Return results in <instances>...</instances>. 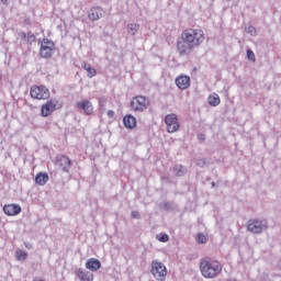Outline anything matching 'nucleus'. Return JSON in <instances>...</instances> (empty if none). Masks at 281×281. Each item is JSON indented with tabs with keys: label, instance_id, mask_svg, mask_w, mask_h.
<instances>
[{
	"label": "nucleus",
	"instance_id": "nucleus-10",
	"mask_svg": "<svg viewBox=\"0 0 281 281\" xmlns=\"http://www.w3.org/2000/svg\"><path fill=\"white\" fill-rule=\"evenodd\" d=\"M176 86L181 91H186V89H190V86L192 85V79H190V76L188 75H180L175 80Z\"/></svg>",
	"mask_w": 281,
	"mask_h": 281
},
{
	"label": "nucleus",
	"instance_id": "nucleus-34",
	"mask_svg": "<svg viewBox=\"0 0 281 281\" xmlns=\"http://www.w3.org/2000/svg\"><path fill=\"white\" fill-rule=\"evenodd\" d=\"M34 281H45L44 279H34Z\"/></svg>",
	"mask_w": 281,
	"mask_h": 281
},
{
	"label": "nucleus",
	"instance_id": "nucleus-22",
	"mask_svg": "<svg viewBox=\"0 0 281 281\" xmlns=\"http://www.w3.org/2000/svg\"><path fill=\"white\" fill-rule=\"evenodd\" d=\"M196 243L199 245H205V243H207V236L202 234V233L198 234L196 235Z\"/></svg>",
	"mask_w": 281,
	"mask_h": 281
},
{
	"label": "nucleus",
	"instance_id": "nucleus-31",
	"mask_svg": "<svg viewBox=\"0 0 281 281\" xmlns=\"http://www.w3.org/2000/svg\"><path fill=\"white\" fill-rule=\"evenodd\" d=\"M1 3H2L3 5H8V0H1Z\"/></svg>",
	"mask_w": 281,
	"mask_h": 281
},
{
	"label": "nucleus",
	"instance_id": "nucleus-27",
	"mask_svg": "<svg viewBox=\"0 0 281 281\" xmlns=\"http://www.w3.org/2000/svg\"><path fill=\"white\" fill-rule=\"evenodd\" d=\"M106 115H108V117H110V120H113V117H115V112L113 110H109L106 112Z\"/></svg>",
	"mask_w": 281,
	"mask_h": 281
},
{
	"label": "nucleus",
	"instance_id": "nucleus-17",
	"mask_svg": "<svg viewBox=\"0 0 281 281\" xmlns=\"http://www.w3.org/2000/svg\"><path fill=\"white\" fill-rule=\"evenodd\" d=\"M76 276L77 278H79V280L81 281H93V273L91 272H86L82 269H78L76 271Z\"/></svg>",
	"mask_w": 281,
	"mask_h": 281
},
{
	"label": "nucleus",
	"instance_id": "nucleus-13",
	"mask_svg": "<svg viewBox=\"0 0 281 281\" xmlns=\"http://www.w3.org/2000/svg\"><path fill=\"white\" fill-rule=\"evenodd\" d=\"M3 212L7 216H19V214L22 212V209L19 204H5L3 206Z\"/></svg>",
	"mask_w": 281,
	"mask_h": 281
},
{
	"label": "nucleus",
	"instance_id": "nucleus-32",
	"mask_svg": "<svg viewBox=\"0 0 281 281\" xmlns=\"http://www.w3.org/2000/svg\"><path fill=\"white\" fill-rule=\"evenodd\" d=\"M1 80H3V75L0 72V85H1Z\"/></svg>",
	"mask_w": 281,
	"mask_h": 281
},
{
	"label": "nucleus",
	"instance_id": "nucleus-5",
	"mask_svg": "<svg viewBox=\"0 0 281 281\" xmlns=\"http://www.w3.org/2000/svg\"><path fill=\"white\" fill-rule=\"evenodd\" d=\"M150 105V101L144 95H136L131 100L130 106L136 113H144Z\"/></svg>",
	"mask_w": 281,
	"mask_h": 281
},
{
	"label": "nucleus",
	"instance_id": "nucleus-33",
	"mask_svg": "<svg viewBox=\"0 0 281 281\" xmlns=\"http://www.w3.org/2000/svg\"><path fill=\"white\" fill-rule=\"evenodd\" d=\"M132 27L137 29V27H138V25H137V24H132Z\"/></svg>",
	"mask_w": 281,
	"mask_h": 281
},
{
	"label": "nucleus",
	"instance_id": "nucleus-12",
	"mask_svg": "<svg viewBox=\"0 0 281 281\" xmlns=\"http://www.w3.org/2000/svg\"><path fill=\"white\" fill-rule=\"evenodd\" d=\"M77 109H80L86 115H93V103L89 100H82L76 103Z\"/></svg>",
	"mask_w": 281,
	"mask_h": 281
},
{
	"label": "nucleus",
	"instance_id": "nucleus-11",
	"mask_svg": "<svg viewBox=\"0 0 281 281\" xmlns=\"http://www.w3.org/2000/svg\"><path fill=\"white\" fill-rule=\"evenodd\" d=\"M56 166L61 168L64 172H69V168H71V159L69 157L61 155L57 156L55 160Z\"/></svg>",
	"mask_w": 281,
	"mask_h": 281
},
{
	"label": "nucleus",
	"instance_id": "nucleus-29",
	"mask_svg": "<svg viewBox=\"0 0 281 281\" xmlns=\"http://www.w3.org/2000/svg\"><path fill=\"white\" fill-rule=\"evenodd\" d=\"M198 139H199L200 142H205V134H199V135H198Z\"/></svg>",
	"mask_w": 281,
	"mask_h": 281
},
{
	"label": "nucleus",
	"instance_id": "nucleus-1",
	"mask_svg": "<svg viewBox=\"0 0 281 281\" xmlns=\"http://www.w3.org/2000/svg\"><path fill=\"white\" fill-rule=\"evenodd\" d=\"M205 43V32L203 29L188 27L184 29L177 40V52L180 56H189L192 49H196Z\"/></svg>",
	"mask_w": 281,
	"mask_h": 281
},
{
	"label": "nucleus",
	"instance_id": "nucleus-18",
	"mask_svg": "<svg viewBox=\"0 0 281 281\" xmlns=\"http://www.w3.org/2000/svg\"><path fill=\"white\" fill-rule=\"evenodd\" d=\"M48 181L49 176H47V173L40 172L35 177V183H37V186H45Z\"/></svg>",
	"mask_w": 281,
	"mask_h": 281
},
{
	"label": "nucleus",
	"instance_id": "nucleus-35",
	"mask_svg": "<svg viewBox=\"0 0 281 281\" xmlns=\"http://www.w3.org/2000/svg\"><path fill=\"white\" fill-rule=\"evenodd\" d=\"M32 38H35V36H34V35H32Z\"/></svg>",
	"mask_w": 281,
	"mask_h": 281
},
{
	"label": "nucleus",
	"instance_id": "nucleus-21",
	"mask_svg": "<svg viewBox=\"0 0 281 281\" xmlns=\"http://www.w3.org/2000/svg\"><path fill=\"white\" fill-rule=\"evenodd\" d=\"M15 258L20 262H23L24 260H27V254L24 250L18 249L15 251Z\"/></svg>",
	"mask_w": 281,
	"mask_h": 281
},
{
	"label": "nucleus",
	"instance_id": "nucleus-24",
	"mask_svg": "<svg viewBox=\"0 0 281 281\" xmlns=\"http://www.w3.org/2000/svg\"><path fill=\"white\" fill-rule=\"evenodd\" d=\"M247 59L250 63H254L256 60V54H254V50L247 49Z\"/></svg>",
	"mask_w": 281,
	"mask_h": 281
},
{
	"label": "nucleus",
	"instance_id": "nucleus-30",
	"mask_svg": "<svg viewBox=\"0 0 281 281\" xmlns=\"http://www.w3.org/2000/svg\"><path fill=\"white\" fill-rule=\"evenodd\" d=\"M178 177H181L183 175V167H180L179 171L177 172Z\"/></svg>",
	"mask_w": 281,
	"mask_h": 281
},
{
	"label": "nucleus",
	"instance_id": "nucleus-4",
	"mask_svg": "<svg viewBox=\"0 0 281 281\" xmlns=\"http://www.w3.org/2000/svg\"><path fill=\"white\" fill-rule=\"evenodd\" d=\"M150 272L155 280L164 281L166 280V276H168V268H166V265H164V262L159 260H153Z\"/></svg>",
	"mask_w": 281,
	"mask_h": 281
},
{
	"label": "nucleus",
	"instance_id": "nucleus-19",
	"mask_svg": "<svg viewBox=\"0 0 281 281\" xmlns=\"http://www.w3.org/2000/svg\"><path fill=\"white\" fill-rule=\"evenodd\" d=\"M210 106H218L221 104V97L217 93H213L207 98Z\"/></svg>",
	"mask_w": 281,
	"mask_h": 281
},
{
	"label": "nucleus",
	"instance_id": "nucleus-14",
	"mask_svg": "<svg viewBox=\"0 0 281 281\" xmlns=\"http://www.w3.org/2000/svg\"><path fill=\"white\" fill-rule=\"evenodd\" d=\"M103 14H104L103 8L93 7L90 9L88 13V19H90V21H99V19H102Z\"/></svg>",
	"mask_w": 281,
	"mask_h": 281
},
{
	"label": "nucleus",
	"instance_id": "nucleus-20",
	"mask_svg": "<svg viewBox=\"0 0 281 281\" xmlns=\"http://www.w3.org/2000/svg\"><path fill=\"white\" fill-rule=\"evenodd\" d=\"M82 67L87 71L88 78H94V76H97L98 71H95V68L91 67L90 64H83Z\"/></svg>",
	"mask_w": 281,
	"mask_h": 281
},
{
	"label": "nucleus",
	"instance_id": "nucleus-7",
	"mask_svg": "<svg viewBox=\"0 0 281 281\" xmlns=\"http://www.w3.org/2000/svg\"><path fill=\"white\" fill-rule=\"evenodd\" d=\"M30 95L33 100H49V89L45 86H32Z\"/></svg>",
	"mask_w": 281,
	"mask_h": 281
},
{
	"label": "nucleus",
	"instance_id": "nucleus-9",
	"mask_svg": "<svg viewBox=\"0 0 281 281\" xmlns=\"http://www.w3.org/2000/svg\"><path fill=\"white\" fill-rule=\"evenodd\" d=\"M267 229V223L260 220H249L247 223V231L251 234H262Z\"/></svg>",
	"mask_w": 281,
	"mask_h": 281
},
{
	"label": "nucleus",
	"instance_id": "nucleus-26",
	"mask_svg": "<svg viewBox=\"0 0 281 281\" xmlns=\"http://www.w3.org/2000/svg\"><path fill=\"white\" fill-rule=\"evenodd\" d=\"M207 164V161L205 160V158H202L200 160H198L196 165L200 166L201 168H203V166H205Z\"/></svg>",
	"mask_w": 281,
	"mask_h": 281
},
{
	"label": "nucleus",
	"instance_id": "nucleus-15",
	"mask_svg": "<svg viewBox=\"0 0 281 281\" xmlns=\"http://www.w3.org/2000/svg\"><path fill=\"white\" fill-rule=\"evenodd\" d=\"M101 268H102V262H100L95 258H90L86 262V269H88L89 271L95 272V271H99V269Z\"/></svg>",
	"mask_w": 281,
	"mask_h": 281
},
{
	"label": "nucleus",
	"instance_id": "nucleus-23",
	"mask_svg": "<svg viewBox=\"0 0 281 281\" xmlns=\"http://www.w3.org/2000/svg\"><path fill=\"white\" fill-rule=\"evenodd\" d=\"M156 238L159 243H168V240H170V236H168V234L157 235Z\"/></svg>",
	"mask_w": 281,
	"mask_h": 281
},
{
	"label": "nucleus",
	"instance_id": "nucleus-16",
	"mask_svg": "<svg viewBox=\"0 0 281 281\" xmlns=\"http://www.w3.org/2000/svg\"><path fill=\"white\" fill-rule=\"evenodd\" d=\"M123 123L125 128L133 130L135 126H137V119H135V116L132 114H127L123 117Z\"/></svg>",
	"mask_w": 281,
	"mask_h": 281
},
{
	"label": "nucleus",
	"instance_id": "nucleus-28",
	"mask_svg": "<svg viewBox=\"0 0 281 281\" xmlns=\"http://www.w3.org/2000/svg\"><path fill=\"white\" fill-rule=\"evenodd\" d=\"M131 216H132V218H139V212L133 211V212L131 213Z\"/></svg>",
	"mask_w": 281,
	"mask_h": 281
},
{
	"label": "nucleus",
	"instance_id": "nucleus-3",
	"mask_svg": "<svg viewBox=\"0 0 281 281\" xmlns=\"http://www.w3.org/2000/svg\"><path fill=\"white\" fill-rule=\"evenodd\" d=\"M60 109H63V103H59L56 99H50L41 105V115L42 117H49Z\"/></svg>",
	"mask_w": 281,
	"mask_h": 281
},
{
	"label": "nucleus",
	"instance_id": "nucleus-25",
	"mask_svg": "<svg viewBox=\"0 0 281 281\" xmlns=\"http://www.w3.org/2000/svg\"><path fill=\"white\" fill-rule=\"evenodd\" d=\"M246 32L248 33V34H256V27H254V26H248V27H246Z\"/></svg>",
	"mask_w": 281,
	"mask_h": 281
},
{
	"label": "nucleus",
	"instance_id": "nucleus-8",
	"mask_svg": "<svg viewBox=\"0 0 281 281\" xmlns=\"http://www.w3.org/2000/svg\"><path fill=\"white\" fill-rule=\"evenodd\" d=\"M165 124L167 126V133H177L179 131V116L177 114H167L165 116Z\"/></svg>",
	"mask_w": 281,
	"mask_h": 281
},
{
	"label": "nucleus",
	"instance_id": "nucleus-2",
	"mask_svg": "<svg viewBox=\"0 0 281 281\" xmlns=\"http://www.w3.org/2000/svg\"><path fill=\"white\" fill-rule=\"evenodd\" d=\"M221 271H223V265L218 260L210 257H204L200 260V272L206 280H213Z\"/></svg>",
	"mask_w": 281,
	"mask_h": 281
},
{
	"label": "nucleus",
	"instance_id": "nucleus-6",
	"mask_svg": "<svg viewBox=\"0 0 281 281\" xmlns=\"http://www.w3.org/2000/svg\"><path fill=\"white\" fill-rule=\"evenodd\" d=\"M56 49V44L48 38L42 40L40 47V56L41 58H52L54 50Z\"/></svg>",
	"mask_w": 281,
	"mask_h": 281
}]
</instances>
